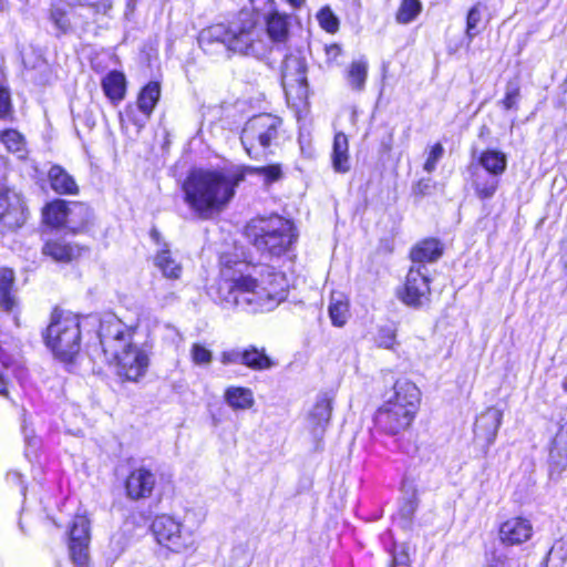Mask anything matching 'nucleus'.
I'll return each mask as SVG.
<instances>
[{
    "label": "nucleus",
    "mask_w": 567,
    "mask_h": 567,
    "mask_svg": "<svg viewBox=\"0 0 567 567\" xmlns=\"http://www.w3.org/2000/svg\"><path fill=\"white\" fill-rule=\"evenodd\" d=\"M332 411L331 399L326 394L318 398L308 415V429L315 440H321L330 422Z\"/></svg>",
    "instance_id": "18"
},
{
    "label": "nucleus",
    "mask_w": 567,
    "mask_h": 567,
    "mask_svg": "<svg viewBox=\"0 0 567 567\" xmlns=\"http://www.w3.org/2000/svg\"><path fill=\"white\" fill-rule=\"evenodd\" d=\"M281 83L287 94L295 93L298 97L307 94V63L302 56H286L281 69Z\"/></svg>",
    "instance_id": "13"
},
{
    "label": "nucleus",
    "mask_w": 567,
    "mask_h": 567,
    "mask_svg": "<svg viewBox=\"0 0 567 567\" xmlns=\"http://www.w3.org/2000/svg\"><path fill=\"white\" fill-rule=\"evenodd\" d=\"M0 141L6 148L16 154L18 158H25L27 148L24 136L16 130H6L0 132Z\"/></svg>",
    "instance_id": "36"
},
{
    "label": "nucleus",
    "mask_w": 567,
    "mask_h": 567,
    "mask_svg": "<svg viewBox=\"0 0 567 567\" xmlns=\"http://www.w3.org/2000/svg\"><path fill=\"white\" fill-rule=\"evenodd\" d=\"M282 120L271 114H259L249 118L241 130L240 141L251 158H259L277 145Z\"/></svg>",
    "instance_id": "7"
},
{
    "label": "nucleus",
    "mask_w": 567,
    "mask_h": 567,
    "mask_svg": "<svg viewBox=\"0 0 567 567\" xmlns=\"http://www.w3.org/2000/svg\"><path fill=\"white\" fill-rule=\"evenodd\" d=\"M250 4L252 10L251 13H255L261 20H265L278 11L275 0H251Z\"/></svg>",
    "instance_id": "41"
},
{
    "label": "nucleus",
    "mask_w": 567,
    "mask_h": 567,
    "mask_svg": "<svg viewBox=\"0 0 567 567\" xmlns=\"http://www.w3.org/2000/svg\"><path fill=\"white\" fill-rule=\"evenodd\" d=\"M11 113V97L7 87L0 85V117H6Z\"/></svg>",
    "instance_id": "52"
},
{
    "label": "nucleus",
    "mask_w": 567,
    "mask_h": 567,
    "mask_svg": "<svg viewBox=\"0 0 567 567\" xmlns=\"http://www.w3.org/2000/svg\"><path fill=\"white\" fill-rule=\"evenodd\" d=\"M9 8H10L9 0H0V14L8 12Z\"/></svg>",
    "instance_id": "60"
},
{
    "label": "nucleus",
    "mask_w": 567,
    "mask_h": 567,
    "mask_svg": "<svg viewBox=\"0 0 567 567\" xmlns=\"http://www.w3.org/2000/svg\"><path fill=\"white\" fill-rule=\"evenodd\" d=\"M161 96V85L158 82H150L141 91L137 105L140 111L148 118Z\"/></svg>",
    "instance_id": "33"
},
{
    "label": "nucleus",
    "mask_w": 567,
    "mask_h": 567,
    "mask_svg": "<svg viewBox=\"0 0 567 567\" xmlns=\"http://www.w3.org/2000/svg\"><path fill=\"white\" fill-rule=\"evenodd\" d=\"M245 175L246 171L240 167L221 171L194 169L183 186L185 202L198 217L208 218L230 202Z\"/></svg>",
    "instance_id": "4"
},
{
    "label": "nucleus",
    "mask_w": 567,
    "mask_h": 567,
    "mask_svg": "<svg viewBox=\"0 0 567 567\" xmlns=\"http://www.w3.org/2000/svg\"><path fill=\"white\" fill-rule=\"evenodd\" d=\"M410 406H400L391 400H384L374 415L375 425L388 434H398L406 430L413 422L416 412L410 411Z\"/></svg>",
    "instance_id": "11"
},
{
    "label": "nucleus",
    "mask_w": 567,
    "mask_h": 567,
    "mask_svg": "<svg viewBox=\"0 0 567 567\" xmlns=\"http://www.w3.org/2000/svg\"><path fill=\"white\" fill-rule=\"evenodd\" d=\"M331 321L337 327H342L349 318V305L343 299L332 297L329 306Z\"/></svg>",
    "instance_id": "37"
},
{
    "label": "nucleus",
    "mask_w": 567,
    "mask_h": 567,
    "mask_svg": "<svg viewBox=\"0 0 567 567\" xmlns=\"http://www.w3.org/2000/svg\"><path fill=\"white\" fill-rule=\"evenodd\" d=\"M245 349H231L224 351L220 357L223 364H243L244 365Z\"/></svg>",
    "instance_id": "50"
},
{
    "label": "nucleus",
    "mask_w": 567,
    "mask_h": 567,
    "mask_svg": "<svg viewBox=\"0 0 567 567\" xmlns=\"http://www.w3.org/2000/svg\"><path fill=\"white\" fill-rule=\"evenodd\" d=\"M220 279L215 297L226 307H237L250 313L276 309L288 296L285 274L264 265L251 268L241 261L230 265L221 258Z\"/></svg>",
    "instance_id": "1"
},
{
    "label": "nucleus",
    "mask_w": 567,
    "mask_h": 567,
    "mask_svg": "<svg viewBox=\"0 0 567 567\" xmlns=\"http://www.w3.org/2000/svg\"><path fill=\"white\" fill-rule=\"evenodd\" d=\"M155 475L145 467H138L130 473L125 482L126 495L133 501L147 498L155 487Z\"/></svg>",
    "instance_id": "16"
},
{
    "label": "nucleus",
    "mask_w": 567,
    "mask_h": 567,
    "mask_svg": "<svg viewBox=\"0 0 567 567\" xmlns=\"http://www.w3.org/2000/svg\"><path fill=\"white\" fill-rule=\"evenodd\" d=\"M348 137L337 133L333 140L332 165L336 172L346 173L350 169Z\"/></svg>",
    "instance_id": "27"
},
{
    "label": "nucleus",
    "mask_w": 567,
    "mask_h": 567,
    "mask_svg": "<svg viewBox=\"0 0 567 567\" xmlns=\"http://www.w3.org/2000/svg\"><path fill=\"white\" fill-rule=\"evenodd\" d=\"M549 465L553 471L561 472L567 467V422L564 423L551 441Z\"/></svg>",
    "instance_id": "21"
},
{
    "label": "nucleus",
    "mask_w": 567,
    "mask_h": 567,
    "mask_svg": "<svg viewBox=\"0 0 567 567\" xmlns=\"http://www.w3.org/2000/svg\"><path fill=\"white\" fill-rule=\"evenodd\" d=\"M489 567H512L511 561L497 559Z\"/></svg>",
    "instance_id": "59"
},
{
    "label": "nucleus",
    "mask_w": 567,
    "mask_h": 567,
    "mask_svg": "<svg viewBox=\"0 0 567 567\" xmlns=\"http://www.w3.org/2000/svg\"><path fill=\"white\" fill-rule=\"evenodd\" d=\"M225 401L234 410H247L255 403L251 390L241 386L228 388L225 392Z\"/></svg>",
    "instance_id": "32"
},
{
    "label": "nucleus",
    "mask_w": 567,
    "mask_h": 567,
    "mask_svg": "<svg viewBox=\"0 0 567 567\" xmlns=\"http://www.w3.org/2000/svg\"><path fill=\"white\" fill-rule=\"evenodd\" d=\"M93 217L91 208L83 203H71L68 214V228L81 231L87 227Z\"/></svg>",
    "instance_id": "29"
},
{
    "label": "nucleus",
    "mask_w": 567,
    "mask_h": 567,
    "mask_svg": "<svg viewBox=\"0 0 567 567\" xmlns=\"http://www.w3.org/2000/svg\"><path fill=\"white\" fill-rule=\"evenodd\" d=\"M133 328L113 313L100 320L99 339L105 360L115 365L116 374L124 381L138 382L151 363V349L133 342Z\"/></svg>",
    "instance_id": "2"
},
{
    "label": "nucleus",
    "mask_w": 567,
    "mask_h": 567,
    "mask_svg": "<svg viewBox=\"0 0 567 567\" xmlns=\"http://www.w3.org/2000/svg\"><path fill=\"white\" fill-rule=\"evenodd\" d=\"M266 182H276L281 177V168L279 165H269L255 169Z\"/></svg>",
    "instance_id": "51"
},
{
    "label": "nucleus",
    "mask_w": 567,
    "mask_h": 567,
    "mask_svg": "<svg viewBox=\"0 0 567 567\" xmlns=\"http://www.w3.org/2000/svg\"><path fill=\"white\" fill-rule=\"evenodd\" d=\"M190 354L196 364H208L213 359L212 352L199 343L193 344Z\"/></svg>",
    "instance_id": "48"
},
{
    "label": "nucleus",
    "mask_w": 567,
    "mask_h": 567,
    "mask_svg": "<svg viewBox=\"0 0 567 567\" xmlns=\"http://www.w3.org/2000/svg\"><path fill=\"white\" fill-rule=\"evenodd\" d=\"M368 73V65L364 61H354L351 63L348 72L349 84L355 89L361 90L364 86Z\"/></svg>",
    "instance_id": "38"
},
{
    "label": "nucleus",
    "mask_w": 567,
    "mask_h": 567,
    "mask_svg": "<svg viewBox=\"0 0 567 567\" xmlns=\"http://www.w3.org/2000/svg\"><path fill=\"white\" fill-rule=\"evenodd\" d=\"M51 188L58 194L75 195L79 187L74 178L61 166L54 165L49 171Z\"/></svg>",
    "instance_id": "25"
},
{
    "label": "nucleus",
    "mask_w": 567,
    "mask_h": 567,
    "mask_svg": "<svg viewBox=\"0 0 567 567\" xmlns=\"http://www.w3.org/2000/svg\"><path fill=\"white\" fill-rule=\"evenodd\" d=\"M81 334L79 316L54 311L45 330L44 341L58 360L70 363L80 353Z\"/></svg>",
    "instance_id": "6"
},
{
    "label": "nucleus",
    "mask_w": 567,
    "mask_h": 567,
    "mask_svg": "<svg viewBox=\"0 0 567 567\" xmlns=\"http://www.w3.org/2000/svg\"><path fill=\"white\" fill-rule=\"evenodd\" d=\"M429 187H430V179L420 181L415 187V192L420 193V194H424Z\"/></svg>",
    "instance_id": "58"
},
{
    "label": "nucleus",
    "mask_w": 567,
    "mask_h": 567,
    "mask_svg": "<svg viewBox=\"0 0 567 567\" xmlns=\"http://www.w3.org/2000/svg\"><path fill=\"white\" fill-rule=\"evenodd\" d=\"M481 21V11L477 6L471 8L467 13L466 34L472 40L477 33V25Z\"/></svg>",
    "instance_id": "44"
},
{
    "label": "nucleus",
    "mask_w": 567,
    "mask_h": 567,
    "mask_svg": "<svg viewBox=\"0 0 567 567\" xmlns=\"http://www.w3.org/2000/svg\"><path fill=\"white\" fill-rule=\"evenodd\" d=\"M409 558L406 554L402 553L400 555L394 554L392 557V567H409Z\"/></svg>",
    "instance_id": "56"
},
{
    "label": "nucleus",
    "mask_w": 567,
    "mask_h": 567,
    "mask_svg": "<svg viewBox=\"0 0 567 567\" xmlns=\"http://www.w3.org/2000/svg\"><path fill=\"white\" fill-rule=\"evenodd\" d=\"M561 388L565 392H567V375L561 381Z\"/></svg>",
    "instance_id": "64"
},
{
    "label": "nucleus",
    "mask_w": 567,
    "mask_h": 567,
    "mask_svg": "<svg viewBox=\"0 0 567 567\" xmlns=\"http://www.w3.org/2000/svg\"><path fill=\"white\" fill-rule=\"evenodd\" d=\"M0 394L7 395V382L1 374H0Z\"/></svg>",
    "instance_id": "61"
},
{
    "label": "nucleus",
    "mask_w": 567,
    "mask_h": 567,
    "mask_svg": "<svg viewBox=\"0 0 567 567\" xmlns=\"http://www.w3.org/2000/svg\"><path fill=\"white\" fill-rule=\"evenodd\" d=\"M326 54L329 61H336L341 54V48L338 44L327 45Z\"/></svg>",
    "instance_id": "55"
},
{
    "label": "nucleus",
    "mask_w": 567,
    "mask_h": 567,
    "mask_svg": "<svg viewBox=\"0 0 567 567\" xmlns=\"http://www.w3.org/2000/svg\"><path fill=\"white\" fill-rule=\"evenodd\" d=\"M154 262L162 271L163 276L168 279H178L182 275V265L168 248L167 244H163L158 248Z\"/></svg>",
    "instance_id": "23"
},
{
    "label": "nucleus",
    "mask_w": 567,
    "mask_h": 567,
    "mask_svg": "<svg viewBox=\"0 0 567 567\" xmlns=\"http://www.w3.org/2000/svg\"><path fill=\"white\" fill-rule=\"evenodd\" d=\"M384 400H391L392 403L410 406L409 410L417 412L421 402V391L412 381L401 378L398 379L392 389L385 392Z\"/></svg>",
    "instance_id": "14"
},
{
    "label": "nucleus",
    "mask_w": 567,
    "mask_h": 567,
    "mask_svg": "<svg viewBox=\"0 0 567 567\" xmlns=\"http://www.w3.org/2000/svg\"><path fill=\"white\" fill-rule=\"evenodd\" d=\"M90 519L83 514L75 515L69 532V551L75 567H90Z\"/></svg>",
    "instance_id": "12"
},
{
    "label": "nucleus",
    "mask_w": 567,
    "mask_h": 567,
    "mask_svg": "<svg viewBox=\"0 0 567 567\" xmlns=\"http://www.w3.org/2000/svg\"><path fill=\"white\" fill-rule=\"evenodd\" d=\"M471 181L476 196L480 199L492 198L499 185V177L483 172L480 167H471Z\"/></svg>",
    "instance_id": "20"
},
{
    "label": "nucleus",
    "mask_w": 567,
    "mask_h": 567,
    "mask_svg": "<svg viewBox=\"0 0 567 567\" xmlns=\"http://www.w3.org/2000/svg\"><path fill=\"white\" fill-rule=\"evenodd\" d=\"M42 252L55 261L70 262L80 256V248L71 245L65 239L58 238L47 241L42 248Z\"/></svg>",
    "instance_id": "22"
},
{
    "label": "nucleus",
    "mask_w": 567,
    "mask_h": 567,
    "mask_svg": "<svg viewBox=\"0 0 567 567\" xmlns=\"http://www.w3.org/2000/svg\"><path fill=\"white\" fill-rule=\"evenodd\" d=\"M27 208L21 195L14 189H0V230L14 231L27 220Z\"/></svg>",
    "instance_id": "10"
},
{
    "label": "nucleus",
    "mask_w": 567,
    "mask_h": 567,
    "mask_svg": "<svg viewBox=\"0 0 567 567\" xmlns=\"http://www.w3.org/2000/svg\"><path fill=\"white\" fill-rule=\"evenodd\" d=\"M430 295V280L425 266L412 267L406 275L403 289L399 292L400 299L406 306L419 309L429 302Z\"/></svg>",
    "instance_id": "9"
},
{
    "label": "nucleus",
    "mask_w": 567,
    "mask_h": 567,
    "mask_svg": "<svg viewBox=\"0 0 567 567\" xmlns=\"http://www.w3.org/2000/svg\"><path fill=\"white\" fill-rule=\"evenodd\" d=\"M533 534L530 522L523 517H512L499 527V538L505 545H519L527 542Z\"/></svg>",
    "instance_id": "17"
},
{
    "label": "nucleus",
    "mask_w": 567,
    "mask_h": 567,
    "mask_svg": "<svg viewBox=\"0 0 567 567\" xmlns=\"http://www.w3.org/2000/svg\"><path fill=\"white\" fill-rule=\"evenodd\" d=\"M125 76L118 71H112L102 80V89L112 102H120L125 95Z\"/></svg>",
    "instance_id": "28"
},
{
    "label": "nucleus",
    "mask_w": 567,
    "mask_h": 567,
    "mask_svg": "<svg viewBox=\"0 0 567 567\" xmlns=\"http://www.w3.org/2000/svg\"><path fill=\"white\" fill-rule=\"evenodd\" d=\"M502 419L503 412L501 410L488 408L476 420L474 430L476 437L484 440L486 445L491 446L495 442Z\"/></svg>",
    "instance_id": "19"
},
{
    "label": "nucleus",
    "mask_w": 567,
    "mask_h": 567,
    "mask_svg": "<svg viewBox=\"0 0 567 567\" xmlns=\"http://www.w3.org/2000/svg\"><path fill=\"white\" fill-rule=\"evenodd\" d=\"M421 11V3L419 0H403L398 13L396 20L400 23H410L413 21Z\"/></svg>",
    "instance_id": "39"
},
{
    "label": "nucleus",
    "mask_w": 567,
    "mask_h": 567,
    "mask_svg": "<svg viewBox=\"0 0 567 567\" xmlns=\"http://www.w3.org/2000/svg\"><path fill=\"white\" fill-rule=\"evenodd\" d=\"M417 505H419V503H417L416 496L413 494V495H412L409 499H406V501L404 502V504L402 505V507H401V509H400L401 515H402L404 518L410 519V518L414 515V513H415V511H416V508H417Z\"/></svg>",
    "instance_id": "54"
},
{
    "label": "nucleus",
    "mask_w": 567,
    "mask_h": 567,
    "mask_svg": "<svg viewBox=\"0 0 567 567\" xmlns=\"http://www.w3.org/2000/svg\"><path fill=\"white\" fill-rule=\"evenodd\" d=\"M244 365L251 370L262 371L271 369L275 365V363L266 354L264 348L258 349L257 347L250 346L248 348H245Z\"/></svg>",
    "instance_id": "34"
},
{
    "label": "nucleus",
    "mask_w": 567,
    "mask_h": 567,
    "mask_svg": "<svg viewBox=\"0 0 567 567\" xmlns=\"http://www.w3.org/2000/svg\"><path fill=\"white\" fill-rule=\"evenodd\" d=\"M377 343L384 349H392L395 344V331L390 327L380 328L377 336Z\"/></svg>",
    "instance_id": "45"
},
{
    "label": "nucleus",
    "mask_w": 567,
    "mask_h": 567,
    "mask_svg": "<svg viewBox=\"0 0 567 567\" xmlns=\"http://www.w3.org/2000/svg\"><path fill=\"white\" fill-rule=\"evenodd\" d=\"M151 236H152V238L155 240V243H156L157 245H159V238H161V235H159V233H158L156 229H153V230H152Z\"/></svg>",
    "instance_id": "62"
},
{
    "label": "nucleus",
    "mask_w": 567,
    "mask_h": 567,
    "mask_svg": "<svg viewBox=\"0 0 567 567\" xmlns=\"http://www.w3.org/2000/svg\"><path fill=\"white\" fill-rule=\"evenodd\" d=\"M317 20L319 25L329 33H336L339 30V19L328 6L319 10Z\"/></svg>",
    "instance_id": "40"
},
{
    "label": "nucleus",
    "mask_w": 567,
    "mask_h": 567,
    "mask_svg": "<svg viewBox=\"0 0 567 567\" xmlns=\"http://www.w3.org/2000/svg\"><path fill=\"white\" fill-rule=\"evenodd\" d=\"M152 530L157 543L173 553H184L195 546L194 533L173 516H157L152 524Z\"/></svg>",
    "instance_id": "8"
},
{
    "label": "nucleus",
    "mask_w": 567,
    "mask_h": 567,
    "mask_svg": "<svg viewBox=\"0 0 567 567\" xmlns=\"http://www.w3.org/2000/svg\"><path fill=\"white\" fill-rule=\"evenodd\" d=\"M82 4L95 9L96 12L106 13L112 8V0H79Z\"/></svg>",
    "instance_id": "53"
},
{
    "label": "nucleus",
    "mask_w": 567,
    "mask_h": 567,
    "mask_svg": "<svg viewBox=\"0 0 567 567\" xmlns=\"http://www.w3.org/2000/svg\"><path fill=\"white\" fill-rule=\"evenodd\" d=\"M70 205L62 199L53 200L43 209L44 221L52 227H68V214Z\"/></svg>",
    "instance_id": "30"
},
{
    "label": "nucleus",
    "mask_w": 567,
    "mask_h": 567,
    "mask_svg": "<svg viewBox=\"0 0 567 567\" xmlns=\"http://www.w3.org/2000/svg\"><path fill=\"white\" fill-rule=\"evenodd\" d=\"M567 559V551L561 544L554 545L547 555V567H561Z\"/></svg>",
    "instance_id": "42"
},
{
    "label": "nucleus",
    "mask_w": 567,
    "mask_h": 567,
    "mask_svg": "<svg viewBox=\"0 0 567 567\" xmlns=\"http://www.w3.org/2000/svg\"><path fill=\"white\" fill-rule=\"evenodd\" d=\"M442 255L440 243L435 239H425L411 251L413 262L424 264L439 259Z\"/></svg>",
    "instance_id": "31"
},
{
    "label": "nucleus",
    "mask_w": 567,
    "mask_h": 567,
    "mask_svg": "<svg viewBox=\"0 0 567 567\" xmlns=\"http://www.w3.org/2000/svg\"><path fill=\"white\" fill-rule=\"evenodd\" d=\"M8 161L6 157L0 155V172L4 171L7 168Z\"/></svg>",
    "instance_id": "63"
},
{
    "label": "nucleus",
    "mask_w": 567,
    "mask_h": 567,
    "mask_svg": "<svg viewBox=\"0 0 567 567\" xmlns=\"http://www.w3.org/2000/svg\"><path fill=\"white\" fill-rule=\"evenodd\" d=\"M443 154L444 148L440 143L433 145L424 163V171H426L427 173H432L435 169L437 162L442 158Z\"/></svg>",
    "instance_id": "46"
},
{
    "label": "nucleus",
    "mask_w": 567,
    "mask_h": 567,
    "mask_svg": "<svg viewBox=\"0 0 567 567\" xmlns=\"http://www.w3.org/2000/svg\"><path fill=\"white\" fill-rule=\"evenodd\" d=\"M14 272L10 268L0 269V308L12 311L18 306V299L13 291Z\"/></svg>",
    "instance_id": "24"
},
{
    "label": "nucleus",
    "mask_w": 567,
    "mask_h": 567,
    "mask_svg": "<svg viewBox=\"0 0 567 567\" xmlns=\"http://www.w3.org/2000/svg\"><path fill=\"white\" fill-rule=\"evenodd\" d=\"M481 169L495 176H501L507 167V156L505 153L496 150H487L478 156Z\"/></svg>",
    "instance_id": "26"
},
{
    "label": "nucleus",
    "mask_w": 567,
    "mask_h": 567,
    "mask_svg": "<svg viewBox=\"0 0 567 567\" xmlns=\"http://www.w3.org/2000/svg\"><path fill=\"white\" fill-rule=\"evenodd\" d=\"M198 42L204 50L220 44L231 54L256 60H262L269 54V41L264 27L252 13L244 10L226 23H215L202 30Z\"/></svg>",
    "instance_id": "3"
},
{
    "label": "nucleus",
    "mask_w": 567,
    "mask_h": 567,
    "mask_svg": "<svg viewBox=\"0 0 567 567\" xmlns=\"http://www.w3.org/2000/svg\"><path fill=\"white\" fill-rule=\"evenodd\" d=\"M290 20V14L279 10L262 20L265 24V35L269 41V53L274 47L284 45L289 40L291 25Z\"/></svg>",
    "instance_id": "15"
},
{
    "label": "nucleus",
    "mask_w": 567,
    "mask_h": 567,
    "mask_svg": "<svg viewBox=\"0 0 567 567\" xmlns=\"http://www.w3.org/2000/svg\"><path fill=\"white\" fill-rule=\"evenodd\" d=\"M51 20L62 33H66L71 29V22L66 13L60 8L51 10Z\"/></svg>",
    "instance_id": "47"
},
{
    "label": "nucleus",
    "mask_w": 567,
    "mask_h": 567,
    "mask_svg": "<svg viewBox=\"0 0 567 567\" xmlns=\"http://www.w3.org/2000/svg\"><path fill=\"white\" fill-rule=\"evenodd\" d=\"M287 4L293 10H301L306 7L307 0H285Z\"/></svg>",
    "instance_id": "57"
},
{
    "label": "nucleus",
    "mask_w": 567,
    "mask_h": 567,
    "mask_svg": "<svg viewBox=\"0 0 567 567\" xmlns=\"http://www.w3.org/2000/svg\"><path fill=\"white\" fill-rule=\"evenodd\" d=\"M519 97V85L517 82L511 81L506 84L505 96L502 100V104L505 110L516 107L517 100Z\"/></svg>",
    "instance_id": "43"
},
{
    "label": "nucleus",
    "mask_w": 567,
    "mask_h": 567,
    "mask_svg": "<svg viewBox=\"0 0 567 567\" xmlns=\"http://www.w3.org/2000/svg\"><path fill=\"white\" fill-rule=\"evenodd\" d=\"M245 233L260 254L270 257L284 255L296 239L292 223L278 215L250 220Z\"/></svg>",
    "instance_id": "5"
},
{
    "label": "nucleus",
    "mask_w": 567,
    "mask_h": 567,
    "mask_svg": "<svg viewBox=\"0 0 567 567\" xmlns=\"http://www.w3.org/2000/svg\"><path fill=\"white\" fill-rule=\"evenodd\" d=\"M131 539L128 526L120 527L115 530L109 540L107 555L111 559H117L127 548Z\"/></svg>",
    "instance_id": "35"
},
{
    "label": "nucleus",
    "mask_w": 567,
    "mask_h": 567,
    "mask_svg": "<svg viewBox=\"0 0 567 567\" xmlns=\"http://www.w3.org/2000/svg\"><path fill=\"white\" fill-rule=\"evenodd\" d=\"M231 560L238 567H248L251 563V556L246 546L239 545L234 547L231 551Z\"/></svg>",
    "instance_id": "49"
}]
</instances>
